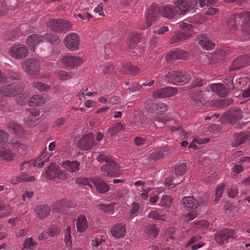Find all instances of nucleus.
<instances>
[{"mask_svg": "<svg viewBox=\"0 0 250 250\" xmlns=\"http://www.w3.org/2000/svg\"><path fill=\"white\" fill-rule=\"evenodd\" d=\"M247 138V135L244 133L235 134L234 136V141L232 142L231 145L234 147L238 146L244 143Z\"/></svg>", "mask_w": 250, "mask_h": 250, "instance_id": "58836bf2", "label": "nucleus"}, {"mask_svg": "<svg viewBox=\"0 0 250 250\" xmlns=\"http://www.w3.org/2000/svg\"><path fill=\"white\" fill-rule=\"evenodd\" d=\"M189 75L183 72L171 71L165 75H160V81L165 80L176 85L183 84L189 80Z\"/></svg>", "mask_w": 250, "mask_h": 250, "instance_id": "20e7f679", "label": "nucleus"}, {"mask_svg": "<svg viewBox=\"0 0 250 250\" xmlns=\"http://www.w3.org/2000/svg\"><path fill=\"white\" fill-rule=\"evenodd\" d=\"M2 210L5 211L0 213V219L9 215L11 213V208L9 207H6L4 202L0 199V211Z\"/></svg>", "mask_w": 250, "mask_h": 250, "instance_id": "09e8293b", "label": "nucleus"}, {"mask_svg": "<svg viewBox=\"0 0 250 250\" xmlns=\"http://www.w3.org/2000/svg\"><path fill=\"white\" fill-rule=\"evenodd\" d=\"M104 240V239L103 238V236H98L92 241L91 244L93 247H97L99 245L101 244L103 241Z\"/></svg>", "mask_w": 250, "mask_h": 250, "instance_id": "69168bd1", "label": "nucleus"}, {"mask_svg": "<svg viewBox=\"0 0 250 250\" xmlns=\"http://www.w3.org/2000/svg\"><path fill=\"white\" fill-rule=\"evenodd\" d=\"M80 163L77 161L67 160L62 163V167L67 172H74L79 169Z\"/></svg>", "mask_w": 250, "mask_h": 250, "instance_id": "c756f323", "label": "nucleus"}, {"mask_svg": "<svg viewBox=\"0 0 250 250\" xmlns=\"http://www.w3.org/2000/svg\"><path fill=\"white\" fill-rule=\"evenodd\" d=\"M24 71L32 77H35L40 72V64L38 60L35 58L27 60L21 63Z\"/></svg>", "mask_w": 250, "mask_h": 250, "instance_id": "6e6552de", "label": "nucleus"}, {"mask_svg": "<svg viewBox=\"0 0 250 250\" xmlns=\"http://www.w3.org/2000/svg\"><path fill=\"white\" fill-rule=\"evenodd\" d=\"M177 92V89L175 88L164 87L154 91L153 97L155 98H164L172 96L175 95Z\"/></svg>", "mask_w": 250, "mask_h": 250, "instance_id": "6ab92c4d", "label": "nucleus"}, {"mask_svg": "<svg viewBox=\"0 0 250 250\" xmlns=\"http://www.w3.org/2000/svg\"><path fill=\"white\" fill-rule=\"evenodd\" d=\"M180 27L181 30L178 31L170 39L169 43L171 44L180 42L185 40L191 36V32L193 30L191 24L186 22L180 23Z\"/></svg>", "mask_w": 250, "mask_h": 250, "instance_id": "39448f33", "label": "nucleus"}, {"mask_svg": "<svg viewBox=\"0 0 250 250\" xmlns=\"http://www.w3.org/2000/svg\"><path fill=\"white\" fill-rule=\"evenodd\" d=\"M60 229L57 226H52L48 229V234L52 237L58 235L60 233Z\"/></svg>", "mask_w": 250, "mask_h": 250, "instance_id": "bf43d9fd", "label": "nucleus"}, {"mask_svg": "<svg viewBox=\"0 0 250 250\" xmlns=\"http://www.w3.org/2000/svg\"><path fill=\"white\" fill-rule=\"evenodd\" d=\"M201 237L200 236H193L188 241V242L186 244V247H188L190 245H193L194 243H197L199 242Z\"/></svg>", "mask_w": 250, "mask_h": 250, "instance_id": "774afa93", "label": "nucleus"}, {"mask_svg": "<svg viewBox=\"0 0 250 250\" xmlns=\"http://www.w3.org/2000/svg\"><path fill=\"white\" fill-rule=\"evenodd\" d=\"M172 202V198L169 195H164L162 197L158 205L161 207H169L170 206Z\"/></svg>", "mask_w": 250, "mask_h": 250, "instance_id": "3c124183", "label": "nucleus"}, {"mask_svg": "<svg viewBox=\"0 0 250 250\" xmlns=\"http://www.w3.org/2000/svg\"><path fill=\"white\" fill-rule=\"evenodd\" d=\"M15 156L12 150L5 148L0 149V157L1 159L8 162L13 160Z\"/></svg>", "mask_w": 250, "mask_h": 250, "instance_id": "4c0bfd02", "label": "nucleus"}, {"mask_svg": "<svg viewBox=\"0 0 250 250\" xmlns=\"http://www.w3.org/2000/svg\"><path fill=\"white\" fill-rule=\"evenodd\" d=\"M237 14L231 16L227 21L228 27L231 30H235L237 28V22L241 20V18H237Z\"/></svg>", "mask_w": 250, "mask_h": 250, "instance_id": "79ce46f5", "label": "nucleus"}, {"mask_svg": "<svg viewBox=\"0 0 250 250\" xmlns=\"http://www.w3.org/2000/svg\"><path fill=\"white\" fill-rule=\"evenodd\" d=\"M224 185L219 184L215 190V202L217 203L221 197L223 190H224Z\"/></svg>", "mask_w": 250, "mask_h": 250, "instance_id": "4d7b16f0", "label": "nucleus"}, {"mask_svg": "<svg viewBox=\"0 0 250 250\" xmlns=\"http://www.w3.org/2000/svg\"><path fill=\"white\" fill-rule=\"evenodd\" d=\"M45 100L44 98L40 95H35L30 99L29 102V104L30 106L37 105L40 106L44 104Z\"/></svg>", "mask_w": 250, "mask_h": 250, "instance_id": "ea45409f", "label": "nucleus"}, {"mask_svg": "<svg viewBox=\"0 0 250 250\" xmlns=\"http://www.w3.org/2000/svg\"><path fill=\"white\" fill-rule=\"evenodd\" d=\"M51 155V153L49 155L48 154L47 148H45L43 150L41 155L34 161L33 166L38 167H42L45 162L49 161V158Z\"/></svg>", "mask_w": 250, "mask_h": 250, "instance_id": "cd10ccee", "label": "nucleus"}, {"mask_svg": "<svg viewBox=\"0 0 250 250\" xmlns=\"http://www.w3.org/2000/svg\"><path fill=\"white\" fill-rule=\"evenodd\" d=\"M114 205V203L108 204H101L98 205V207L99 209L103 210L104 212L112 214L115 209Z\"/></svg>", "mask_w": 250, "mask_h": 250, "instance_id": "a18cd8bd", "label": "nucleus"}, {"mask_svg": "<svg viewBox=\"0 0 250 250\" xmlns=\"http://www.w3.org/2000/svg\"><path fill=\"white\" fill-rule=\"evenodd\" d=\"M16 35V31H7L5 33L4 38L6 40H14Z\"/></svg>", "mask_w": 250, "mask_h": 250, "instance_id": "0e129e2a", "label": "nucleus"}, {"mask_svg": "<svg viewBox=\"0 0 250 250\" xmlns=\"http://www.w3.org/2000/svg\"><path fill=\"white\" fill-rule=\"evenodd\" d=\"M26 115L24 119V123L26 125L35 126L40 122V111L37 108H29L26 110Z\"/></svg>", "mask_w": 250, "mask_h": 250, "instance_id": "9b49d317", "label": "nucleus"}, {"mask_svg": "<svg viewBox=\"0 0 250 250\" xmlns=\"http://www.w3.org/2000/svg\"><path fill=\"white\" fill-rule=\"evenodd\" d=\"M72 25L70 21L62 19H53L48 23V26L56 32L68 31L71 30Z\"/></svg>", "mask_w": 250, "mask_h": 250, "instance_id": "9d476101", "label": "nucleus"}, {"mask_svg": "<svg viewBox=\"0 0 250 250\" xmlns=\"http://www.w3.org/2000/svg\"><path fill=\"white\" fill-rule=\"evenodd\" d=\"M187 169V165L186 163H181L175 167V174L176 176H181L184 174Z\"/></svg>", "mask_w": 250, "mask_h": 250, "instance_id": "603ef678", "label": "nucleus"}, {"mask_svg": "<svg viewBox=\"0 0 250 250\" xmlns=\"http://www.w3.org/2000/svg\"><path fill=\"white\" fill-rule=\"evenodd\" d=\"M110 232L112 236L116 238L123 237L126 233L125 225L117 224L111 229Z\"/></svg>", "mask_w": 250, "mask_h": 250, "instance_id": "bb28decb", "label": "nucleus"}, {"mask_svg": "<svg viewBox=\"0 0 250 250\" xmlns=\"http://www.w3.org/2000/svg\"><path fill=\"white\" fill-rule=\"evenodd\" d=\"M15 97L17 103L22 104L28 96L25 90V84L22 82L6 84L0 88V110L6 111L7 108L4 98L2 97Z\"/></svg>", "mask_w": 250, "mask_h": 250, "instance_id": "f257e3e1", "label": "nucleus"}, {"mask_svg": "<svg viewBox=\"0 0 250 250\" xmlns=\"http://www.w3.org/2000/svg\"><path fill=\"white\" fill-rule=\"evenodd\" d=\"M76 226L77 229L79 232L84 231L88 227L86 217L83 215L78 216Z\"/></svg>", "mask_w": 250, "mask_h": 250, "instance_id": "c9c22d12", "label": "nucleus"}, {"mask_svg": "<svg viewBox=\"0 0 250 250\" xmlns=\"http://www.w3.org/2000/svg\"><path fill=\"white\" fill-rule=\"evenodd\" d=\"M237 18H241L243 21L242 27L243 32L247 35H250V12L238 13Z\"/></svg>", "mask_w": 250, "mask_h": 250, "instance_id": "aec40b11", "label": "nucleus"}, {"mask_svg": "<svg viewBox=\"0 0 250 250\" xmlns=\"http://www.w3.org/2000/svg\"><path fill=\"white\" fill-rule=\"evenodd\" d=\"M7 127L11 129L15 134L18 136H21L24 130L22 127L17 123L14 122H10L7 124Z\"/></svg>", "mask_w": 250, "mask_h": 250, "instance_id": "e433bc0d", "label": "nucleus"}, {"mask_svg": "<svg viewBox=\"0 0 250 250\" xmlns=\"http://www.w3.org/2000/svg\"><path fill=\"white\" fill-rule=\"evenodd\" d=\"M100 162H105V165H104L101 168V174L103 176L118 177L120 167L118 164L112 161L110 157L106 155L104 153L101 152L99 153L97 158Z\"/></svg>", "mask_w": 250, "mask_h": 250, "instance_id": "7ed1b4c3", "label": "nucleus"}, {"mask_svg": "<svg viewBox=\"0 0 250 250\" xmlns=\"http://www.w3.org/2000/svg\"><path fill=\"white\" fill-rule=\"evenodd\" d=\"M197 2V0H174L173 3L176 12L184 15L190 10L195 9Z\"/></svg>", "mask_w": 250, "mask_h": 250, "instance_id": "423d86ee", "label": "nucleus"}, {"mask_svg": "<svg viewBox=\"0 0 250 250\" xmlns=\"http://www.w3.org/2000/svg\"><path fill=\"white\" fill-rule=\"evenodd\" d=\"M93 186L96 187L97 191L100 193H106L109 189V186L99 178L94 179Z\"/></svg>", "mask_w": 250, "mask_h": 250, "instance_id": "2f4dec72", "label": "nucleus"}, {"mask_svg": "<svg viewBox=\"0 0 250 250\" xmlns=\"http://www.w3.org/2000/svg\"><path fill=\"white\" fill-rule=\"evenodd\" d=\"M35 180L33 176H29L24 173H21L19 176L13 178L11 183L13 185H17L23 182H32Z\"/></svg>", "mask_w": 250, "mask_h": 250, "instance_id": "72a5a7b5", "label": "nucleus"}, {"mask_svg": "<svg viewBox=\"0 0 250 250\" xmlns=\"http://www.w3.org/2000/svg\"><path fill=\"white\" fill-rule=\"evenodd\" d=\"M32 86L41 92H46L50 88L49 85L41 82H34L32 83Z\"/></svg>", "mask_w": 250, "mask_h": 250, "instance_id": "c03bdc74", "label": "nucleus"}, {"mask_svg": "<svg viewBox=\"0 0 250 250\" xmlns=\"http://www.w3.org/2000/svg\"><path fill=\"white\" fill-rule=\"evenodd\" d=\"M45 176L48 180L54 178L63 180L67 177L64 172L56 167L54 165H50L48 167L45 173Z\"/></svg>", "mask_w": 250, "mask_h": 250, "instance_id": "dca6fc26", "label": "nucleus"}, {"mask_svg": "<svg viewBox=\"0 0 250 250\" xmlns=\"http://www.w3.org/2000/svg\"><path fill=\"white\" fill-rule=\"evenodd\" d=\"M73 206V203L66 199H62L54 202L52 206L53 210L55 212H62L63 208H71Z\"/></svg>", "mask_w": 250, "mask_h": 250, "instance_id": "b1692460", "label": "nucleus"}, {"mask_svg": "<svg viewBox=\"0 0 250 250\" xmlns=\"http://www.w3.org/2000/svg\"><path fill=\"white\" fill-rule=\"evenodd\" d=\"M61 62L65 67L72 69L81 65L83 60L79 56H66L62 58Z\"/></svg>", "mask_w": 250, "mask_h": 250, "instance_id": "4468645a", "label": "nucleus"}, {"mask_svg": "<svg viewBox=\"0 0 250 250\" xmlns=\"http://www.w3.org/2000/svg\"><path fill=\"white\" fill-rule=\"evenodd\" d=\"M209 91L216 93L221 97H225L229 92L228 88L222 83H213L208 86Z\"/></svg>", "mask_w": 250, "mask_h": 250, "instance_id": "4be33fe9", "label": "nucleus"}, {"mask_svg": "<svg viewBox=\"0 0 250 250\" xmlns=\"http://www.w3.org/2000/svg\"><path fill=\"white\" fill-rule=\"evenodd\" d=\"M233 76H230L228 78H227L224 81L225 83L228 86L229 88L232 89L238 88L236 83H234L233 81Z\"/></svg>", "mask_w": 250, "mask_h": 250, "instance_id": "864d4df0", "label": "nucleus"}, {"mask_svg": "<svg viewBox=\"0 0 250 250\" xmlns=\"http://www.w3.org/2000/svg\"><path fill=\"white\" fill-rule=\"evenodd\" d=\"M158 11L163 16L168 19H172L175 16V12L171 7L166 6L158 9L156 4H153L147 8L146 11V23L140 25V28L145 29L150 26L152 23L156 20Z\"/></svg>", "mask_w": 250, "mask_h": 250, "instance_id": "f03ea898", "label": "nucleus"}, {"mask_svg": "<svg viewBox=\"0 0 250 250\" xmlns=\"http://www.w3.org/2000/svg\"><path fill=\"white\" fill-rule=\"evenodd\" d=\"M212 93L209 91L208 88L204 91L194 90L191 93V99L195 104L198 107L205 105L208 101V98L211 97Z\"/></svg>", "mask_w": 250, "mask_h": 250, "instance_id": "0eeeda50", "label": "nucleus"}, {"mask_svg": "<svg viewBox=\"0 0 250 250\" xmlns=\"http://www.w3.org/2000/svg\"><path fill=\"white\" fill-rule=\"evenodd\" d=\"M182 203L184 208L187 210L195 209L199 206V203L193 196L184 197L182 199Z\"/></svg>", "mask_w": 250, "mask_h": 250, "instance_id": "5701e85b", "label": "nucleus"}, {"mask_svg": "<svg viewBox=\"0 0 250 250\" xmlns=\"http://www.w3.org/2000/svg\"><path fill=\"white\" fill-rule=\"evenodd\" d=\"M199 44L204 49L211 50L215 46V43L209 40L206 34H201L198 36Z\"/></svg>", "mask_w": 250, "mask_h": 250, "instance_id": "a878e982", "label": "nucleus"}, {"mask_svg": "<svg viewBox=\"0 0 250 250\" xmlns=\"http://www.w3.org/2000/svg\"><path fill=\"white\" fill-rule=\"evenodd\" d=\"M8 53L14 58L21 59L27 56L28 50L27 48L23 44H13L9 49Z\"/></svg>", "mask_w": 250, "mask_h": 250, "instance_id": "f8f14e48", "label": "nucleus"}, {"mask_svg": "<svg viewBox=\"0 0 250 250\" xmlns=\"http://www.w3.org/2000/svg\"><path fill=\"white\" fill-rule=\"evenodd\" d=\"M63 42L68 49L70 51H76L79 47L80 40L77 33H71L65 36Z\"/></svg>", "mask_w": 250, "mask_h": 250, "instance_id": "ddd939ff", "label": "nucleus"}, {"mask_svg": "<svg viewBox=\"0 0 250 250\" xmlns=\"http://www.w3.org/2000/svg\"><path fill=\"white\" fill-rule=\"evenodd\" d=\"M148 236L150 238H154L158 234V231L155 225L150 226L146 229Z\"/></svg>", "mask_w": 250, "mask_h": 250, "instance_id": "5fc2aeb1", "label": "nucleus"}, {"mask_svg": "<svg viewBox=\"0 0 250 250\" xmlns=\"http://www.w3.org/2000/svg\"><path fill=\"white\" fill-rule=\"evenodd\" d=\"M43 36L38 34H32L26 39V43L28 45L30 49L34 51L35 47L38 44L43 42Z\"/></svg>", "mask_w": 250, "mask_h": 250, "instance_id": "393cba45", "label": "nucleus"}, {"mask_svg": "<svg viewBox=\"0 0 250 250\" xmlns=\"http://www.w3.org/2000/svg\"><path fill=\"white\" fill-rule=\"evenodd\" d=\"M238 193V189L236 186H232L228 190V195L230 197L233 198Z\"/></svg>", "mask_w": 250, "mask_h": 250, "instance_id": "338daca9", "label": "nucleus"}, {"mask_svg": "<svg viewBox=\"0 0 250 250\" xmlns=\"http://www.w3.org/2000/svg\"><path fill=\"white\" fill-rule=\"evenodd\" d=\"M167 110V106L165 104L157 103L153 104L151 107L149 108L148 111L152 113H163Z\"/></svg>", "mask_w": 250, "mask_h": 250, "instance_id": "f704fd0d", "label": "nucleus"}, {"mask_svg": "<svg viewBox=\"0 0 250 250\" xmlns=\"http://www.w3.org/2000/svg\"><path fill=\"white\" fill-rule=\"evenodd\" d=\"M79 182L83 185H87L93 188L94 179H89L87 178H82L79 179Z\"/></svg>", "mask_w": 250, "mask_h": 250, "instance_id": "680f3d73", "label": "nucleus"}, {"mask_svg": "<svg viewBox=\"0 0 250 250\" xmlns=\"http://www.w3.org/2000/svg\"><path fill=\"white\" fill-rule=\"evenodd\" d=\"M148 218L154 220H165L166 216L160 210H153L147 215Z\"/></svg>", "mask_w": 250, "mask_h": 250, "instance_id": "a19ab883", "label": "nucleus"}, {"mask_svg": "<svg viewBox=\"0 0 250 250\" xmlns=\"http://www.w3.org/2000/svg\"><path fill=\"white\" fill-rule=\"evenodd\" d=\"M11 144L12 146L19 151L24 150L26 149V146L17 140H10L9 135L4 130L0 129V145L1 146H7Z\"/></svg>", "mask_w": 250, "mask_h": 250, "instance_id": "1a4fd4ad", "label": "nucleus"}, {"mask_svg": "<svg viewBox=\"0 0 250 250\" xmlns=\"http://www.w3.org/2000/svg\"><path fill=\"white\" fill-rule=\"evenodd\" d=\"M124 125L121 123H117L114 126L110 127L108 130V132L111 135L113 136L120 131L124 129Z\"/></svg>", "mask_w": 250, "mask_h": 250, "instance_id": "8fccbe9b", "label": "nucleus"}, {"mask_svg": "<svg viewBox=\"0 0 250 250\" xmlns=\"http://www.w3.org/2000/svg\"><path fill=\"white\" fill-rule=\"evenodd\" d=\"M179 181L176 180L174 178V176L167 178L165 181V185L167 186H171V188L174 187L175 185L178 184Z\"/></svg>", "mask_w": 250, "mask_h": 250, "instance_id": "6e6d98bb", "label": "nucleus"}, {"mask_svg": "<svg viewBox=\"0 0 250 250\" xmlns=\"http://www.w3.org/2000/svg\"><path fill=\"white\" fill-rule=\"evenodd\" d=\"M228 120L231 123H235L239 120L242 117V111L238 108H234L229 110L227 113Z\"/></svg>", "mask_w": 250, "mask_h": 250, "instance_id": "7c9ffc66", "label": "nucleus"}, {"mask_svg": "<svg viewBox=\"0 0 250 250\" xmlns=\"http://www.w3.org/2000/svg\"><path fill=\"white\" fill-rule=\"evenodd\" d=\"M36 243L33 240L32 237L26 239L24 243V248L25 249H32L35 245Z\"/></svg>", "mask_w": 250, "mask_h": 250, "instance_id": "e2e57ef3", "label": "nucleus"}, {"mask_svg": "<svg viewBox=\"0 0 250 250\" xmlns=\"http://www.w3.org/2000/svg\"><path fill=\"white\" fill-rule=\"evenodd\" d=\"M236 236L237 235L233 230L229 229H226L219 231L215 236V239L218 243L222 244L228 239L235 238Z\"/></svg>", "mask_w": 250, "mask_h": 250, "instance_id": "f3484780", "label": "nucleus"}, {"mask_svg": "<svg viewBox=\"0 0 250 250\" xmlns=\"http://www.w3.org/2000/svg\"><path fill=\"white\" fill-rule=\"evenodd\" d=\"M206 82L198 77H193L191 88L202 86Z\"/></svg>", "mask_w": 250, "mask_h": 250, "instance_id": "052dcab7", "label": "nucleus"}, {"mask_svg": "<svg viewBox=\"0 0 250 250\" xmlns=\"http://www.w3.org/2000/svg\"><path fill=\"white\" fill-rule=\"evenodd\" d=\"M44 39H45L48 42L53 44H58L60 42V40L58 36L53 34H45L43 35Z\"/></svg>", "mask_w": 250, "mask_h": 250, "instance_id": "de8ad7c7", "label": "nucleus"}, {"mask_svg": "<svg viewBox=\"0 0 250 250\" xmlns=\"http://www.w3.org/2000/svg\"><path fill=\"white\" fill-rule=\"evenodd\" d=\"M96 144L94 140V135L92 133L83 135L78 143V146L83 150L90 149Z\"/></svg>", "mask_w": 250, "mask_h": 250, "instance_id": "2eb2a0df", "label": "nucleus"}, {"mask_svg": "<svg viewBox=\"0 0 250 250\" xmlns=\"http://www.w3.org/2000/svg\"><path fill=\"white\" fill-rule=\"evenodd\" d=\"M35 211L39 218L42 219L46 217L50 213V208L47 205H40L37 206Z\"/></svg>", "mask_w": 250, "mask_h": 250, "instance_id": "473e14b6", "label": "nucleus"}, {"mask_svg": "<svg viewBox=\"0 0 250 250\" xmlns=\"http://www.w3.org/2000/svg\"><path fill=\"white\" fill-rule=\"evenodd\" d=\"M56 74L60 80L64 81L71 79L73 75V73L60 70L56 73Z\"/></svg>", "mask_w": 250, "mask_h": 250, "instance_id": "37998d69", "label": "nucleus"}, {"mask_svg": "<svg viewBox=\"0 0 250 250\" xmlns=\"http://www.w3.org/2000/svg\"><path fill=\"white\" fill-rule=\"evenodd\" d=\"M128 46L131 48H133L135 46V45L136 44H137L139 42L140 39V35L137 33H131L128 36Z\"/></svg>", "mask_w": 250, "mask_h": 250, "instance_id": "49530a36", "label": "nucleus"}, {"mask_svg": "<svg viewBox=\"0 0 250 250\" xmlns=\"http://www.w3.org/2000/svg\"><path fill=\"white\" fill-rule=\"evenodd\" d=\"M188 56V54L187 52L177 49L171 51L170 53L166 56V60L167 62H170L177 59H186Z\"/></svg>", "mask_w": 250, "mask_h": 250, "instance_id": "412c9836", "label": "nucleus"}, {"mask_svg": "<svg viewBox=\"0 0 250 250\" xmlns=\"http://www.w3.org/2000/svg\"><path fill=\"white\" fill-rule=\"evenodd\" d=\"M250 63V55H246L239 57L232 62L229 67V70L234 71L245 67Z\"/></svg>", "mask_w": 250, "mask_h": 250, "instance_id": "a211bd4d", "label": "nucleus"}, {"mask_svg": "<svg viewBox=\"0 0 250 250\" xmlns=\"http://www.w3.org/2000/svg\"><path fill=\"white\" fill-rule=\"evenodd\" d=\"M64 242L67 246L71 244V228L69 226H68L65 230Z\"/></svg>", "mask_w": 250, "mask_h": 250, "instance_id": "13d9d810", "label": "nucleus"}, {"mask_svg": "<svg viewBox=\"0 0 250 250\" xmlns=\"http://www.w3.org/2000/svg\"><path fill=\"white\" fill-rule=\"evenodd\" d=\"M169 150L167 148L157 149L151 153L148 158L150 160L156 161L163 158L168 154Z\"/></svg>", "mask_w": 250, "mask_h": 250, "instance_id": "c85d7f7f", "label": "nucleus"}]
</instances>
